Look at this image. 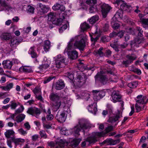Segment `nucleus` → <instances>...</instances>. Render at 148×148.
I'll return each mask as SVG.
<instances>
[{
  "label": "nucleus",
  "mask_w": 148,
  "mask_h": 148,
  "mask_svg": "<svg viewBox=\"0 0 148 148\" xmlns=\"http://www.w3.org/2000/svg\"><path fill=\"white\" fill-rule=\"evenodd\" d=\"M0 38L2 40L7 41L10 39L12 37L10 33L3 32L2 33L0 36Z\"/></svg>",
  "instance_id": "412c9836"
},
{
  "label": "nucleus",
  "mask_w": 148,
  "mask_h": 148,
  "mask_svg": "<svg viewBox=\"0 0 148 148\" xmlns=\"http://www.w3.org/2000/svg\"><path fill=\"white\" fill-rule=\"evenodd\" d=\"M144 97H145V99L144 100L145 104H146L148 101V98H147V97L146 96H144L143 97V95H138L136 98L137 99H136V100H142Z\"/></svg>",
  "instance_id": "37998d69"
},
{
  "label": "nucleus",
  "mask_w": 148,
  "mask_h": 148,
  "mask_svg": "<svg viewBox=\"0 0 148 148\" xmlns=\"http://www.w3.org/2000/svg\"><path fill=\"white\" fill-rule=\"evenodd\" d=\"M55 61L56 67L58 68L62 67V64H64L65 62L64 56H62L61 55L57 56Z\"/></svg>",
  "instance_id": "f8f14e48"
},
{
  "label": "nucleus",
  "mask_w": 148,
  "mask_h": 148,
  "mask_svg": "<svg viewBox=\"0 0 148 148\" xmlns=\"http://www.w3.org/2000/svg\"><path fill=\"white\" fill-rule=\"evenodd\" d=\"M22 40L16 38H11L9 44L12 48L15 49L21 42Z\"/></svg>",
  "instance_id": "ddd939ff"
},
{
  "label": "nucleus",
  "mask_w": 148,
  "mask_h": 148,
  "mask_svg": "<svg viewBox=\"0 0 148 148\" xmlns=\"http://www.w3.org/2000/svg\"><path fill=\"white\" fill-rule=\"evenodd\" d=\"M122 117V113L120 112H118L113 116L110 117L108 121L112 123H115V125H117L119 122V119Z\"/></svg>",
  "instance_id": "423d86ee"
},
{
  "label": "nucleus",
  "mask_w": 148,
  "mask_h": 148,
  "mask_svg": "<svg viewBox=\"0 0 148 148\" xmlns=\"http://www.w3.org/2000/svg\"><path fill=\"white\" fill-rule=\"evenodd\" d=\"M105 135L104 132L102 131L101 132H95L93 133L92 135L87 138V140L90 143H94L97 142V138L103 137Z\"/></svg>",
  "instance_id": "7ed1b4c3"
},
{
  "label": "nucleus",
  "mask_w": 148,
  "mask_h": 148,
  "mask_svg": "<svg viewBox=\"0 0 148 148\" xmlns=\"http://www.w3.org/2000/svg\"><path fill=\"white\" fill-rule=\"evenodd\" d=\"M27 112L30 114L35 116L38 119L39 118V115L40 113V109L35 107L28 108Z\"/></svg>",
  "instance_id": "1a4fd4ad"
},
{
  "label": "nucleus",
  "mask_w": 148,
  "mask_h": 148,
  "mask_svg": "<svg viewBox=\"0 0 148 148\" xmlns=\"http://www.w3.org/2000/svg\"><path fill=\"white\" fill-rule=\"evenodd\" d=\"M130 63H131L130 62V61L127 60L123 61L122 62V64L125 67H127L129 65Z\"/></svg>",
  "instance_id": "e2e57ef3"
},
{
  "label": "nucleus",
  "mask_w": 148,
  "mask_h": 148,
  "mask_svg": "<svg viewBox=\"0 0 148 148\" xmlns=\"http://www.w3.org/2000/svg\"><path fill=\"white\" fill-rule=\"evenodd\" d=\"M24 108L23 106H21L20 108H18L15 111V114L21 112L24 110Z\"/></svg>",
  "instance_id": "4d7b16f0"
},
{
  "label": "nucleus",
  "mask_w": 148,
  "mask_h": 148,
  "mask_svg": "<svg viewBox=\"0 0 148 148\" xmlns=\"http://www.w3.org/2000/svg\"><path fill=\"white\" fill-rule=\"evenodd\" d=\"M29 53L31 55V57L33 58H36L38 57V55L35 52L34 47H32L29 49Z\"/></svg>",
  "instance_id": "cd10ccee"
},
{
  "label": "nucleus",
  "mask_w": 148,
  "mask_h": 148,
  "mask_svg": "<svg viewBox=\"0 0 148 148\" xmlns=\"http://www.w3.org/2000/svg\"><path fill=\"white\" fill-rule=\"evenodd\" d=\"M18 132L20 134L24 136L26 135L27 133V132L26 131H25L22 128L18 130Z\"/></svg>",
  "instance_id": "680f3d73"
},
{
  "label": "nucleus",
  "mask_w": 148,
  "mask_h": 148,
  "mask_svg": "<svg viewBox=\"0 0 148 148\" xmlns=\"http://www.w3.org/2000/svg\"><path fill=\"white\" fill-rule=\"evenodd\" d=\"M50 62H47V63H43L40 65L39 68L40 70H42L43 69H47L49 66Z\"/></svg>",
  "instance_id": "4c0bfd02"
},
{
  "label": "nucleus",
  "mask_w": 148,
  "mask_h": 148,
  "mask_svg": "<svg viewBox=\"0 0 148 148\" xmlns=\"http://www.w3.org/2000/svg\"><path fill=\"white\" fill-rule=\"evenodd\" d=\"M4 6L6 8H8L9 9H11V7L9 5H8L2 1L1 0H0V6Z\"/></svg>",
  "instance_id": "8fccbe9b"
},
{
  "label": "nucleus",
  "mask_w": 148,
  "mask_h": 148,
  "mask_svg": "<svg viewBox=\"0 0 148 148\" xmlns=\"http://www.w3.org/2000/svg\"><path fill=\"white\" fill-rule=\"evenodd\" d=\"M113 127L112 125L109 126L107 127H106L105 130L103 131L104 132L105 135L110 132L113 130Z\"/></svg>",
  "instance_id": "49530a36"
},
{
  "label": "nucleus",
  "mask_w": 148,
  "mask_h": 148,
  "mask_svg": "<svg viewBox=\"0 0 148 148\" xmlns=\"http://www.w3.org/2000/svg\"><path fill=\"white\" fill-rule=\"evenodd\" d=\"M95 35H94L92 36L91 34H90V37L91 40L92 42V44L93 45H95L96 42L99 39V37L97 36L95 37Z\"/></svg>",
  "instance_id": "a19ab883"
},
{
  "label": "nucleus",
  "mask_w": 148,
  "mask_h": 148,
  "mask_svg": "<svg viewBox=\"0 0 148 148\" xmlns=\"http://www.w3.org/2000/svg\"><path fill=\"white\" fill-rule=\"evenodd\" d=\"M74 45L80 50L83 51L86 46V40L85 39L82 38L80 40L76 41Z\"/></svg>",
  "instance_id": "4468645a"
},
{
  "label": "nucleus",
  "mask_w": 148,
  "mask_h": 148,
  "mask_svg": "<svg viewBox=\"0 0 148 148\" xmlns=\"http://www.w3.org/2000/svg\"><path fill=\"white\" fill-rule=\"evenodd\" d=\"M57 18V13H56L50 12L48 14V19L50 21H55Z\"/></svg>",
  "instance_id": "393cba45"
},
{
  "label": "nucleus",
  "mask_w": 148,
  "mask_h": 148,
  "mask_svg": "<svg viewBox=\"0 0 148 148\" xmlns=\"http://www.w3.org/2000/svg\"><path fill=\"white\" fill-rule=\"evenodd\" d=\"M137 29L138 31V36L140 37H142L143 36V30L142 29L139 27H137Z\"/></svg>",
  "instance_id": "052dcab7"
},
{
  "label": "nucleus",
  "mask_w": 148,
  "mask_h": 148,
  "mask_svg": "<svg viewBox=\"0 0 148 148\" xmlns=\"http://www.w3.org/2000/svg\"><path fill=\"white\" fill-rule=\"evenodd\" d=\"M114 3L116 6H119L123 2V0H114Z\"/></svg>",
  "instance_id": "5fc2aeb1"
},
{
  "label": "nucleus",
  "mask_w": 148,
  "mask_h": 148,
  "mask_svg": "<svg viewBox=\"0 0 148 148\" xmlns=\"http://www.w3.org/2000/svg\"><path fill=\"white\" fill-rule=\"evenodd\" d=\"M67 54L69 58L71 60H75L78 57V53L75 50H73L71 51H67Z\"/></svg>",
  "instance_id": "6ab92c4d"
},
{
  "label": "nucleus",
  "mask_w": 148,
  "mask_h": 148,
  "mask_svg": "<svg viewBox=\"0 0 148 148\" xmlns=\"http://www.w3.org/2000/svg\"><path fill=\"white\" fill-rule=\"evenodd\" d=\"M119 141V140H113L111 138H108L104 140L101 143L103 145L106 144L107 145H114L118 143Z\"/></svg>",
  "instance_id": "aec40b11"
},
{
  "label": "nucleus",
  "mask_w": 148,
  "mask_h": 148,
  "mask_svg": "<svg viewBox=\"0 0 148 148\" xmlns=\"http://www.w3.org/2000/svg\"><path fill=\"white\" fill-rule=\"evenodd\" d=\"M4 6L6 8H8L9 9H11V7L9 5H8L2 1L1 0H0V6Z\"/></svg>",
  "instance_id": "3c124183"
},
{
  "label": "nucleus",
  "mask_w": 148,
  "mask_h": 148,
  "mask_svg": "<svg viewBox=\"0 0 148 148\" xmlns=\"http://www.w3.org/2000/svg\"><path fill=\"white\" fill-rule=\"evenodd\" d=\"M99 19V16L98 15H96L92 16L89 20L90 24H93L97 21Z\"/></svg>",
  "instance_id": "f704fd0d"
},
{
  "label": "nucleus",
  "mask_w": 148,
  "mask_h": 148,
  "mask_svg": "<svg viewBox=\"0 0 148 148\" xmlns=\"http://www.w3.org/2000/svg\"><path fill=\"white\" fill-rule=\"evenodd\" d=\"M145 99V97H144L142 100H136V103L135 104V107L136 112H139L144 109L145 106H143V108L142 107L143 106V104H145L144 101Z\"/></svg>",
  "instance_id": "6e6552de"
},
{
  "label": "nucleus",
  "mask_w": 148,
  "mask_h": 148,
  "mask_svg": "<svg viewBox=\"0 0 148 148\" xmlns=\"http://www.w3.org/2000/svg\"><path fill=\"white\" fill-rule=\"evenodd\" d=\"M50 99L53 101V105L55 110H57L61 105V101L59 100V97L56 94L52 93L50 96Z\"/></svg>",
  "instance_id": "39448f33"
},
{
  "label": "nucleus",
  "mask_w": 148,
  "mask_h": 148,
  "mask_svg": "<svg viewBox=\"0 0 148 148\" xmlns=\"http://www.w3.org/2000/svg\"><path fill=\"white\" fill-rule=\"evenodd\" d=\"M101 8L103 17V18H105L111 8L108 4L104 3L101 5Z\"/></svg>",
  "instance_id": "9b49d317"
},
{
  "label": "nucleus",
  "mask_w": 148,
  "mask_h": 148,
  "mask_svg": "<svg viewBox=\"0 0 148 148\" xmlns=\"http://www.w3.org/2000/svg\"><path fill=\"white\" fill-rule=\"evenodd\" d=\"M126 58H127L130 61L131 63L133 61L136 59V58L132 56L130 54L127 55L126 56Z\"/></svg>",
  "instance_id": "09e8293b"
},
{
  "label": "nucleus",
  "mask_w": 148,
  "mask_h": 148,
  "mask_svg": "<svg viewBox=\"0 0 148 148\" xmlns=\"http://www.w3.org/2000/svg\"><path fill=\"white\" fill-rule=\"evenodd\" d=\"M53 77H45L43 81V83L46 84L51 81L53 78Z\"/></svg>",
  "instance_id": "603ef678"
},
{
  "label": "nucleus",
  "mask_w": 148,
  "mask_h": 148,
  "mask_svg": "<svg viewBox=\"0 0 148 148\" xmlns=\"http://www.w3.org/2000/svg\"><path fill=\"white\" fill-rule=\"evenodd\" d=\"M82 32L86 31L89 28L90 26L86 22H84L81 24L80 26Z\"/></svg>",
  "instance_id": "bb28decb"
},
{
  "label": "nucleus",
  "mask_w": 148,
  "mask_h": 148,
  "mask_svg": "<svg viewBox=\"0 0 148 148\" xmlns=\"http://www.w3.org/2000/svg\"><path fill=\"white\" fill-rule=\"evenodd\" d=\"M121 95L118 91H114L111 94V100L114 102L120 101L121 100Z\"/></svg>",
  "instance_id": "9d476101"
},
{
  "label": "nucleus",
  "mask_w": 148,
  "mask_h": 148,
  "mask_svg": "<svg viewBox=\"0 0 148 148\" xmlns=\"http://www.w3.org/2000/svg\"><path fill=\"white\" fill-rule=\"evenodd\" d=\"M50 43L49 40H46L45 41L44 44L43 45L44 51L47 52L49 51L50 48Z\"/></svg>",
  "instance_id": "c756f323"
},
{
  "label": "nucleus",
  "mask_w": 148,
  "mask_h": 148,
  "mask_svg": "<svg viewBox=\"0 0 148 148\" xmlns=\"http://www.w3.org/2000/svg\"><path fill=\"white\" fill-rule=\"evenodd\" d=\"M25 117V115L24 114H20L16 117V121L17 123L21 122L24 120Z\"/></svg>",
  "instance_id": "c85d7f7f"
},
{
  "label": "nucleus",
  "mask_w": 148,
  "mask_h": 148,
  "mask_svg": "<svg viewBox=\"0 0 148 148\" xmlns=\"http://www.w3.org/2000/svg\"><path fill=\"white\" fill-rule=\"evenodd\" d=\"M65 112L63 111L61 113L58 118H57V116H56V118L58 121L60 123H63L65 122Z\"/></svg>",
  "instance_id": "a878e982"
},
{
  "label": "nucleus",
  "mask_w": 148,
  "mask_h": 148,
  "mask_svg": "<svg viewBox=\"0 0 148 148\" xmlns=\"http://www.w3.org/2000/svg\"><path fill=\"white\" fill-rule=\"evenodd\" d=\"M109 37L106 36H103L101 38V40L103 42H108L109 40Z\"/></svg>",
  "instance_id": "69168bd1"
},
{
  "label": "nucleus",
  "mask_w": 148,
  "mask_h": 148,
  "mask_svg": "<svg viewBox=\"0 0 148 148\" xmlns=\"http://www.w3.org/2000/svg\"><path fill=\"white\" fill-rule=\"evenodd\" d=\"M110 46L113 48L115 50V51L117 52H118L119 51V48L117 45L114 43H112L110 45Z\"/></svg>",
  "instance_id": "bf43d9fd"
},
{
  "label": "nucleus",
  "mask_w": 148,
  "mask_h": 148,
  "mask_svg": "<svg viewBox=\"0 0 148 148\" xmlns=\"http://www.w3.org/2000/svg\"><path fill=\"white\" fill-rule=\"evenodd\" d=\"M123 12L121 10H119L114 15V17L116 18H121L123 16Z\"/></svg>",
  "instance_id": "473e14b6"
},
{
  "label": "nucleus",
  "mask_w": 148,
  "mask_h": 148,
  "mask_svg": "<svg viewBox=\"0 0 148 148\" xmlns=\"http://www.w3.org/2000/svg\"><path fill=\"white\" fill-rule=\"evenodd\" d=\"M104 49L103 47L100 48L97 51H95L94 53L96 55L99 56L100 57H102L105 56V53L103 52Z\"/></svg>",
  "instance_id": "b1692460"
},
{
  "label": "nucleus",
  "mask_w": 148,
  "mask_h": 148,
  "mask_svg": "<svg viewBox=\"0 0 148 148\" xmlns=\"http://www.w3.org/2000/svg\"><path fill=\"white\" fill-rule=\"evenodd\" d=\"M120 7L121 10H125L128 8V5L125 3H122L120 5Z\"/></svg>",
  "instance_id": "de8ad7c7"
},
{
  "label": "nucleus",
  "mask_w": 148,
  "mask_h": 148,
  "mask_svg": "<svg viewBox=\"0 0 148 148\" xmlns=\"http://www.w3.org/2000/svg\"><path fill=\"white\" fill-rule=\"evenodd\" d=\"M97 102H94L92 104L89 105L88 107V109L89 112L91 113L96 114L97 110Z\"/></svg>",
  "instance_id": "a211bd4d"
},
{
  "label": "nucleus",
  "mask_w": 148,
  "mask_h": 148,
  "mask_svg": "<svg viewBox=\"0 0 148 148\" xmlns=\"http://www.w3.org/2000/svg\"><path fill=\"white\" fill-rule=\"evenodd\" d=\"M37 6L39 8V12L40 14H43L47 12L48 11V7L41 3H38Z\"/></svg>",
  "instance_id": "2eb2a0df"
},
{
  "label": "nucleus",
  "mask_w": 148,
  "mask_h": 148,
  "mask_svg": "<svg viewBox=\"0 0 148 148\" xmlns=\"http://www.w3.org/2000/svg\"><path fill=\"white\" fill-rule=\"evenodd\" d=\"M97 0H86V3L90 5H94L97 3Z\"/></svg>",
  "instance_id": "a18cd8bd"
},
{
  "label": "nucleus",
  "mask_w": 148,
  "mask_h": 148,
  "mask_svg": "<svg viewBox=\"0 0 148 148\" xmlns=\"http://www.w3.org/2000/svg\"><path fill=\"white\" fill-rule=\"evenodd\" d=\"M60 4L56 3L52 7V9L54 10H58L60 7Z\"/></svg>",
  "instance_id": "13d9d810"
},
{
  "label": "nucleus",
  "mask_w": 148,
  "mask_h": 148,
  "mask_svg": "<svg viewBox=\"0 0 148 148\" xmlns=\"http://www.w3.org/2000/svg\"><path fill=\"white\" fill-rule=\"evenodd\" d=\"M2 65L4 68L10 69L12 68L13 63L10 60H6L3 61Z\"/></svg>",
  "instance_id": "5701e85b"
},
{
  "label": "nucleus",
  "mask_w": 148,
  "mask_h": 148,
  "mask_svg": "<svg viewBox=\"0 0 148 148\" xmlns=\"http://www.w3.org/2000/svg\"><path fill=\"white\" fill-rule=\"evenodd\" d=\"M92 93L93 98L94 101L97 102V101L100 100L104 97L106 92L104 90L101 91L97 90H93L92 91Z\"/></svg>",
  "instance_id": "20e7f679"
},
{
  "label": "nucleus",
  "mask_w": 148,
  "mask_h": 148,
  "mask_svg": "<svg viewBox=\"0 0 148 148\" xmlns=\"http://www.w3.org/2000/svg\"><path fill=\"white\" fill-rule=\"evenodd\" d=\"M13 86V84L12 83H10L7 84L5 86H1L0 88L3 90L5 91L9 90Z\"/></svg>",
  "instance_id": "72a5a7b5"
},
{
  "label": "nucleus",
  "mask_w": 148,
  "mask_h": 148,
  "mask_svg": "<svg viewBox=\"0 0 148 148\" xmlns=\"http://www.w3.org/2000/svg\"><path fill=\"white\" fill-rule=\"evenodd\" d=\"M11 139L16 145L19 144L20 143H24L25 142L24 139L21 138H15L14 137H12Z\"/></svg>",
  "instance_id": "7c9ffc66"
},
{
  "label": "nucleus",
  "mask_w": 148,
  "mask_h": 148,
  "mask_svg": "<svg viewBox=\"0 0 148 148\" xmlns=\"http://www.w3.org/2000/svg\"><path fill=\"white\" fill-rule=\"evenodd\" d=\"M74 73H72L68 72L66 74V75H65V76H67V77L70 80V82L72 83L73 84L74 78Z\"/></svg>",
  "instance_id": "c9c22d12"
},
{
  "label": "nucleus",
  "mask_w": 148,
  "mask_h": 148,
  "mask_svg": "<svg viewBox=\"0 0 148 148\" xmlns=\"http://www.w3.org/2000/svg\"><path fill=\"white\" fill-rule=\"evenodd\" d=\"M64 139H60L58 140L56 143L53 142L49 143V145L51 147L54 148H64Z\"/></svg>",
  "instance_id": "0eeeda50"
},
{
  "label": "nucleus",
  "mask_w": 148,
  "mask_h": 148,
  "mask_svg": "<svg viewBox=\"0 0 148 148\" xmlns=\"http://www.w3.org/2000/svg\"><path fill=\"white\" fill-rule=\"evenodd\" d=\"M20 69L24 72L26 73H30L32 71V69L30 67L26 66L21 67Z\"/></svg>",
  "instance_id": "58836bf2"
},
{
  "label": "nucleus",
  "mask_w": 148,
  "mask_h": 148,
  "mask_svg": "<svg viewBox=\"0 0 148 148\" xmlns=\"http://www.w3.org/2000/svg\"><path fill=\"white\" fill-rule=\"evenodd\" d=\"M64 82L62 79H59L58 82L53 84V87L57 90H60L64 88Z\"/></svg>",
  "instance_id": "dca6fc26"
},
{
  "label": "nucleus",
  "mask_w": 148,
  "mask_h": 148,
  "mask_svg": "<svg viewBox=\"0 0 148 148\" xmlns=\"http://www.w3.org/2000/svg\"><path fill=\"white\" fill-rule=\"evenodd\" d=\"M65 100H66L65 102V107H67L68 108V110L72 104V100L70 98H69L68 97L67 99H66V97Z\"/></svg>",
  "instance_id": "ea45409f"
},
{
  "label": "nucleus",
  "mask_w": 148,
  "mask_h": 148,
  "mask_svg": "<svg viewBox=\"0 0 148 148\" xmlns=\"http://www.w3.org/2000/svg\"><path fill=\"white\" fill-rule=\"evenodd\" d=\"M81 141L80 138H75L74 139L72 142L71 144L74 147H77Z\"/></svg>",
  "instance_id": "e433bc0d"
},
{
  "label": "nucleus",
  "mask_w": 148,
  "mask_h": 148,
  "mask_svg": "<svg viewBox=\"0 0 148 148\" xmlns=\"http://www.w3.org/2000/svg\"><path fill=\"white\" fill-rule=\"evenodd\" d=\"M40 134L41 137L45 138H47V136L45 132L43 130H42L40 132Z\"/></svg>",
  "instance_id": "0e129e2a"
},
{
  "label": "nucleus",
  "mask_w": 148,
  "mask_h": 148,
  "mask_svg": "<svg viewBox=\"0 0 148 148\" xmlns=\"http://www.w3.org/2000/svg\"><path fill=\"white\" fill-rule=\"evenodd\" d=\"M14 132L12 130H6L4 134L5 137L8 138H10L11 136H13L14 134Z\"/></svg>",
  "instance_id": "2f4dec72"
},
{
  "label": "nucleus",
  "mask_w": 148,
  "mask_h": 148,
  "mask_svg": "<svg viewBox=\"0 0 148 148\" xmlns=\"http://www.w3.org/2000/svg\"><path fill=\"white\" fill-rule=\"evenodd\" d=\"M86 79L85 75H78L74 80L73 84L75 86L80 88L85 83Z\"/></svg>",
  "instance_id": "f03ea898"
},
{
  "label": "nucleus",
  "mask_w": 148,
  "mask_h": 148,
  "mask_svg": "<svg viewBox=\"0 0 148 148\" xmlns=\"http://www.w3.org/2000/svg\"><path fill=\"white\" fill-rule=\"evenodd\" d=\"M141 22L144 27V25L148 26V18H143L141 20Z\"/></svg>",
  "instance_id": "6e6d98bb"
},
{
  "label": "nucleus",
  "mask_w": 148,
  "mask_h": 148,
  "mask_svg": "<svg viewBox=\"0 0 148 148\" xmlns=\"http://www.w3.org/2000/svg\"><path fill=\"white\" fill-rule=\"evenodd\" d=\"M87 138L83 142H82L81 143V146L82 147H84L86 146V143H88V145H89L91 143H90L89 141L87 140Z\"/></svg>",
  "instance_id": "338daca9"
},
{
  "label": "nucleus",
  "mask_w": 148,
  "mask_h": 148,
  "mask_svg": "<svg viewBox=\"0 0 148 148\" xmlns=\"http://www.w3.org/2000/svg\"><path fill=\"white\" fill-rule=\"evenodd\" d=\"M90 127V125L88 123H81L79 122L78 124L75 126L73 129V132L75 134V136H79L80 135L79 132L81 129L83 130V132L84 133V130L88 129Z\"/></svg>",
  "instance_id": "f257e3e1"
},
{
  "label": "nucleus",
  "mask_w": 148,
  "mask_h": 148,
  "mask_svg": "<svg viewBox=\"0 0 148 148\" xmlns=\"http://www.w3.org/2000/svg\"><path fill=\"white\" fill-rule=\"evenodd\" d=\"M95 77L96 78H99V80L103 84H106L107 80L106 76L102 74H97L96 75Z\"/></svg>",
  "instance_id": "4be33fe9"
},
{
  "label": "nucleus",
  "mask_w": 148,
  "mask_h": 148,
  "mask_svg": "<svg viewBox=\"0 0 148 148\" xmlns=\"http://www.w3.org/2000/svg\"><path fill=\"white\" fill-rule=\"evenodd\" d=\"M34 8L33 7L29 5L27 7V12L33 14L34 12Z\"/></svg>",
  "instance_id": "864d4df0"
},
{
  "label": "nucleus",
  "mask_w": 148,
  "mask_h": 148,
  "mask_svg": "<svg viewBox=\"0 0 148 148\" xmlns=\"http://www.w3.org/2000/svg\"><path fill=\"white\" fill-rule=\"evenodd\" d=\"M59 18H56L55 21H53V23L57 25H60L62 24L63 20L65 18V14L63 13H59Z\"/></svg>",
  "instance_id": "f3484780"
},
{
  "label": "nucleus",
  "mask_w": 148,
  "mask_h": 148,
  "mask_svg": "<svg viewBox=\"0 0 148 148\" xmlns=\"http://www.w3.org/2000/svg\"><path fill=\"white\" fill-rule=\"evenodd\" d=\"M89 12L90 13H94L97 11L98 10L96 6L92 5L89 9Z\"/></svg>",
  "instance_id": "c03bdc74"
},
{
  "label": "nucleus",
  "mask_w": 148,
  "mask_h": 148,
  "mask_svg": "<svg viewBox=\"0 0 148 148\" xmlns=\"http://www.w3.org/2000/svg\"><path fill=\"white\" fill-rule=\"evenodd\" d=\"M138 85L137 82H133L128 84L127 85L128 87L132 88H136Z\"/></svg>",
  "instance_id": "79ce46f5"
},
{
  "label": "nucleus",
  "mask_w": 148,
  "mask_h": 148,
  "mask_svg": "<svg viewBox=\"0 0 148 148\" xmlns=\"http://www.w3.org/2000/svg\"><path fill=\"white\" fill-rule=\"evenodd\" d=\"M59 10L60 11V13H63V14H65V7L62 4L60 5V7Z\"/></svg>",
  "instance_id": "774afa93"
}]
</instances>
